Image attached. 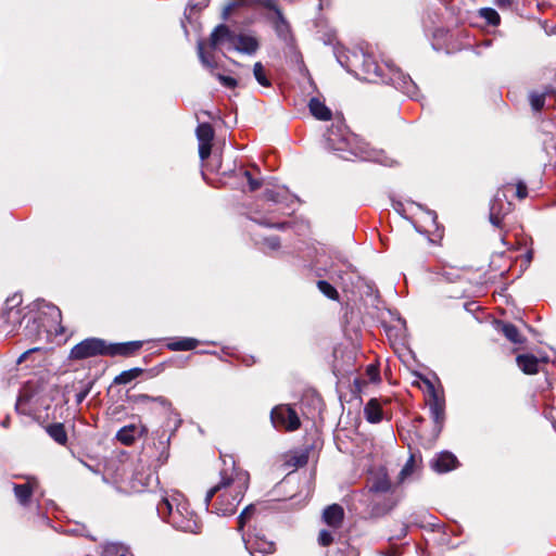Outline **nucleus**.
<instances>
[{"label": "nucleus", "mask_w": 556, "mask_h": 556, "mask_svg": "<svg viewBox=\"0 0 556 556\" xmlns=\"http://www.w3.org/2000/svg\"><path fill=\"white\" fill-rule=\"evenodd\" d=\"M223 464L219 482L206 492L204 503L208 507L213 497L218 494L212 505V511L219 516H228L236 511L242 501L249 486L250 475L236 466L232 456H223Z\"/></svg>", "instance_id": "obj_1"}, {"label": "nucleus", "mask_w": 556, "mask_h": 556, "mask_svg": "<svg viewBox=\"0 0 556 556\" xmlns=\"http://www.w3.org/2000/svg\"><path fill=\"white\" fill-rule=\"evenodd\" d=\"M326 148L338 152L344 160L358 159L386 164L382 151L372 149L342 123L332 124L325 134Z\"/></svg>", "instance_id": "obj_2"}, {"label": "nucleus", "mask_w": 556, "mask_h": 556, "mask_svg": "<svg viewBox=\"0 0 556 556\" xmlns=\"http://www.w3.org/2000/svg\"><path fill=\"white\" fill-rule=\"evenodd\" d=\"M353 58L354 62L351 63L350 66L357 67V63L361 62V73L365 80L374 83L381 80L383 83H389L409 98L417 97L418 92L416 84L408 75L404 74L395 65L387 62L384 65L388 73H386L383 68L377 64L372 55L368 53H355Z\"/></svg>", "instance_id": "obj_3"}, {"label": "nucleus", "mask_w": 556, "mask_h": 556, "mask_svg": "<svg viewBox=\"0 0 556 556\" xmlns=\"http://www.w3.org/2000/svg\"><path fill=\"white\" fill-rule=\"evenodd\" d=\"M156 509L157 514L177 530L193 534L201 531L198 515L191 509L185 495L178 491L166 492Z\"/></svg>", "instance_id": "obj_4"}, {"label": "nucleus", "mask_w": 556, "mask_h": 556, "mask_svg": "<svg viewBox=\"0 0 556 556\" xmlns=\"http://www.w3.org/2000/svg\"><path fill=\"white\" fill-rule=\"evenodd\" d=\"M22 298L17 294L9 298L5 302V308L2 314V325L0 326V337L7 338L13 334L21 324L22 315L18 308Z\"/></svg>", "instance_id": "obj_5"}, {"label": "nucleus", "mask_w": 556, "mask_h": 556, "mask_svg": "<svg viewBox=\"0 0 556 556\" xmlns=\"http://www.w3.org/2000/svg\"><path fill=\"white\" fill-rule=\"evenodd\" d=\"M270 420L276 429L298 430L301 426L296 412L289 405H277L270 412Z\"/></svg>", "instance_id": "obj_6"}, {"label": "nucleus", "mask_w": 556, "mask_h": 556, "mask_svg": "<svg viewBox=\"0 0 556 556\" xmlns=\"http://www.w3.org/2000/svg\"><path fill=\"white\" fill-rule=\"evenodd\" d=\"M428 400L430 415L433 419L437 433L442 430L445 420V399L442 391H439L434 386L427 381Z\"/></svg>", "instance_id": "obj_7"}, {"label": "nucleus", "mask_w": 556, "mask_h": 556, "mask_svg": "<svg viewBox=\"0 0 556 556\" xmlns=\"http://www.w3.org/2000/svg\"><path fill=\"white\" fill-rule=\"evenodd\" d=\"M96 355H106V342L102 339H86L76 344L71 351V358L73 359H84Z\"/></svg>", "instance_id": "obj_8"}, {"label": "nucleus", "mask_w": 556, "mask_h": 556, "mask_svg": "<svg viewBox=\"0 0 556 556\" xmlns=\"http://www.w3.org/2000/svg\"><path fill=\"white\" fill-rule=\"evenodd\" d=\"M513 204L507 200L506 193L498 189L490 204V222L500 227L503 218L511 211Z\"/></svg>", "instance_id": "obj_9"}, {"label": "nucleus", "mask_w": 556, "mask_h": 556, "mask_svg": "<svg viewBox=\"0 0 556 556\" xmlns=\"http://www.w3.org/2000/svg\"><path fill=\"white\" fill-rule=\"evenodd\" d=\"M211 47L216 49L225 46L227 49H232L238 41V34L231 31L226 25H218L211 34Z\"/></svg>", "instance_id": "obj_10"}, {"label": "nucleus", "mask_w": 556, "mask_h": 556, "mask_svg": "<svg viewBox=\"0 0 556 556\" xmlns=\"http://www.w3.org/2000/svg\"><path fill=\"white\" fill-rule=\"evenodd\" d=\"M39 483L35 477H26V481L21 484L13 485L15 498L22 506H27L30 503L33 494L38 490Z\"/></svg>", "instance_id": "obj_11"}, {"label": "nucleus", "mask_w": 556, "mask_h": 556, "mask_svg": "<svg viewBox=\"0 0 556 556\" xmlns=\"http://www.w3.org/2000/svg\"><path fill=\"white\" fill-rule=\"evenodd\" d=\"M243 542L251 556H266L275 551V544L271 541L257 535L249 539L243 536Z\"/></svg>", "instance_id": "obj_12"}, {"label": "nucleus", "mask_w": 556, "mask_h": 556, "mask_svg": "<svg viewBox=\"0 0 556 556\" xmlns=\"http://www.w3.org/2000/svg\"><path fill=\"white\" fill-rule=\"evenodd\" d=\"M143 345V341H129L123 343H106V355L109 356H131Z\"/></svg>", "instance_id": "obj_13"}, {"label": "nucleus", "mask_w": 556, "mask_h": 556, "mask_svg": "<svg viewBox=\"0 0 556 556\" xmlns=\"http://www.w3.org/2000/svg\"><path fill=\"white\" fill-rule=\"evenodd\" d=\"M391 482L383 468H380L374 472L368 482V489L370 492L384 494L391 490Z\"/></svg>", "instance_id": "obj_14"}, {"label": "nucleus", "mask_w": 556, "mask_h": 556, "mask_svg": "<svg viewBox=\"0 0 556 556\" xmlns=\"http://www.w3.org/2000/svg\"><path fill=\"white\" fill-rule=\"evenodd\" d=\"M457 458L450 452H441L431 460V468L439 472H447L457 466Z\"/></svg>", "instance_id": "obj_15"}, {"label": "nucleus", "mask_w": 556, "mask_h": 556, "mask_svg": "<svg viewBox=\"0 0 556 556\" xmlns=\"http://www.w3.org/2000/svg\"><path fill=\"white\" fill-rule=\"evenodd\" d=\"M344 518V510L338 504L329 505L324 509L323 520L326 525L333 529L340 528Z\"/></svg>", "instance_id": "obj_16"}, {"label": "nucleus", "mask_w": 556, "mask_h": 556, "mask_svg": "<svg viewBox=\"0 0 556 556\" xmlns=\"http://www.w3.org/2000/svg\"><path fill=\"white\" fill-rule=\"evenodd\" d=\"M258 46V41L254 36L241 33L238 34V41L233 50L245 54H254Z\"/></svg>", "instance_id": "obj_17"}, {"label": "nucleus", "mask_w": 556, "mask_h": 556, "mask_svg": "<svg viewBox=\"0 0 556 556\" xmlns=\"http://www.w3.org/2000/svg\"><path fill=\"white\" fill-rule=\"evenodd\" d=\"M309 112L312 115L320 121H329L331 118V111L318 98H312L308 103Z\"/></svg>", "instance_id": "obj_18"}, {"label": "nucleus", "mask_w": 556, "mask_h": 556, "mask_svg": "<svg viewBox=\"0 0 556 556\" xmlns=\"http://www.w3.org/2000/svg\"><path fill=\"white\" fill-rule=\"evenodd\" d=\"M516 361L519 368L527 375L536 374L539 370V361L533 355H518Z\"/></svg>", "instance_id": "obj_19"}, {"label": "nucleus", "mask_w": 556, "mask_h": 556, "mask_svg": "<svg viewBox=\"0 0 556 556\" xmlns=\"http://www.w3.org/2000/svg\"><path fill=\"white\" fill-rule=\"evenodd\" d=\"M364 413L366 419L369 422L376 424L381 421L382 412L379 402L376 399H371L365 406Z\"/></svg>", "instance_id": "obj_20"}, {"label": "nucleus", "mask_w": 556, "mask_h": 556, "mask_svg": "<svg viewBox=\"0 0 556 556\" xmlns=\"http://www.w3.org/2000/svg\"><path fill=\"white\" fill-rule=\"evenodd\" d=\"M199 341L193 338H179L167 343V349L170 351H190L198 346Z\"/></svg>", "instance_id": "obj_21"}, {"label": "nucleus", "mask_w": 556, "mask_h": 556, "mask_svg": "<svg viewBox=\"0 0 556 556\" xmlns=\"http://www.w3.org/2000/svg\"><path fill=\"white\" fill-rule=\"evenodd\" d=\"M275 17H274V27L277 33V35L282 38L287 39L290 34V27L288 22L282 15V12L280 10H276Z\"/></svg>", "instance_id": "obj_22"}, {"label": "nucleus", "mask_w": 556, "mask_h": 556, "mask_svg": "<svg viewBox=\"0 0 556 556\" xmlns=\"http://www.w3.org/2000/svg\"><path fill=\"white\" fill-rule=\"evenodd\" d=\"M498 327L503 334L513 343H521L522 337L519 333L517 327L508 323H498Z\"/></svg>", "instance_id": "obj_23"}, {"label": "nucleus", "mask_w": 556, "mask_h": 556, "mask_svg": "<svg viewBox=\"0 0 556 556\" xmlns=\"http://www.w3.org/2000/svg\"><path fill=\"white\" fill-rule=\"evenodd\" d=\"M48 434L59 444H65L67 434L62 424H53L47 427Z\"/></svg>", "instance_id": "obj_24"}, {"label": "nucleus", "mask_w": 556, "mask_h": 556, "mask_svg": "<svg viewBox=\"0 0 556 556\" xmlns=\"http://www.w3.org/2000/svg\"><path fill=\"white\" fill-rule=\"evenodd\" d=\"M197 138L199 143H211L214 138L213 127L208 123L200 124L197 127Z\"/></svg>", "instance_id": "obj_25"}, {"label": "nucleus", "mask_w": 556, "mask_h": 556, "mask_svg": "<svg viewBox=\"0 0 556 556\" xmlns=\"http://www.w3.org/2000/svg\"><path fill=\"white\" fill-rule=\"evenodd\" d=\"M141 372H142V369H140V368H132V369H129V370H125V371L121 372L114 379V381H115V383H118V384H127L130 381H132L136 378H138Z\"/></svg>", "instance_id": "obj_26"}, {"label": "nucleus", "mask_w": 556, "mask_h": 556, "mask_svg": "<svg viewBox=\"0 0 556 556\" xmlns=\"http://www.w3.org/2000/svg\"><path fill=\"white\" fill-rule=\"evenodd\" d=\"M264 197L269 202H273L275 204H280L282 202V200L288 198V192L286 189H278V190L266 189L264 192Z\"/></svg>", "instance_id": "obj_27"}, {"label": "nucleus", "mask_w": 556, "mask_h": 556, "mask_svg": "<svg viewBox=\"0 0 556 556\" xmlns=\"http://www.w3.org/2000/svg\"><path fill=\"white\" fill-rule=\"evenodd\" d=\"M479 15L484 18L490 25L497 26L501 22L498 13L492 8H482Z\"/></svg>", "instance_id": "obj_28"}, {"label": "nucleus", "mask_w": 556, "mask_h": 556, "mask_svg": "<svg viewBox=\"0 0 556 556\" xmlns=\"http://www.w3.org/2000/svg\"><path fill=\"white\" fill-rule=\"evenodd\" d=\"M253 74H254L255 79L257 80V83L261 86H263V87H269L270 86V81L266 77L265 70H264V66L262 65V63L256 62L254 64V66H253Z\"/></svg>", "instance_id": "obj_29"}, {"label": "nucleus", "mask_w": 556, "mask_h": 556, "mask_svg": "<svg viewBox=\"0 0 556 556\" xmlns=\"http://www.w3.org/2000/svg\"><path fill=\"white\" fill-rule=\"evenodd\" d=\"M135 426L124 427L117 432V439L124 444H131L135 440Z\"/></svg>", "instance_id": "obj_30"}, {"label": "nucleus", "mask_w": 556, "mask_h": 556, "mask_svg": "<svg viewBox=\"0 0 556 556\" xmlns=\"http://www.w3.org/2000/svg\"><path fill=\"white\" fill-rule=\"evenodd\" d=\"M317 287H318L319 291L327 298H329L331 300H336L338 298V291L329 282H327L325 280H319L317 282Z\"/></svg>", "instance_id": "obj_31"}, {"label": "nucleus", "mask_w": 556, "mask_h": 556, "mask_svg": "<svg viewBox=\"0 0 556 556\" xmlns=\"http://www.w3.org/2000/svg\"><path fill=\"white\" fill-rule=\"evenodd\" d=\"M530 104L533 111H540L545 103V94L539 92H531L529 96Z\"/></svg>", "instance_id": "obj_32"}, {"label": "nucleus", "mask_w": 556, "mask_h": 556, "mask_svg": "<svg viewBox=\"0 0 556 556\" xmlns=\"http://www.w3.org/2000/svg\"><path fill=\"white\" fill-rule=\"evenodd\" d=\"M216 78L219 80V83L226 87V88H235L237 87L238 83L233 77L216 74Z\"/></svg>", "instance_id": "obj_33"}, {"label": "nucleus", "mask_w": 556, "mask_h": 556, "mask_svg": "<svg viewBox=\"0 0 556 556\" xmlns=\"http://www.w3.org/2000/svg\"><path fill=\"white\" fill-rule=\"evenodd\" d=\"M253 220H255L256 223L261 224V225H264V226H267V227H277V228H282L285 227V223H281V222H274L271 218H267V217H255L253 218Z\"/></svg>", "instance_id": "obj_34"}, {"label": "nucleus", "mask_w": 556, "mask_h": 556, "mask_svg": "<svg viewBox=\"0 0 556 556\" xmlns=\"http://www.w3.org/2000/svg\"><path fill=\"white\" fill-rule=\"evenodd\" d=\"M414 459L410 457L399 475V479L403 482L413 472Z\"/></svg>", "instance_id": "obj_35"}, {"label": "nucleus", "mask_w": 556, "mask_h": 556, "mask_svg": "<svg viewBox=\"0 0 556 556\" xmlns=\"http://www.w3.org/2000/svg\"><path fill=\"white\" fill-rule=\"evenodd\" d=\"M333 536L330 531L328 530H321L318 535V543L321 546H328L332 543Z\"/></svg>", "instance_id": "obj_36"}, {"label": "nucleus", "mask_w": 556, "mask_h": 556, "mask_svg": "<svg viewBox=\"0 0 556 556\" xmlns=\"http://www.w3.org/2000/svg\"><path fill=\"white\" fill-rule=\"evenodd\" d=\"M250 4H258L276 13V10H280L274 0H251Z\"/></svg>", "instance_id": "obj_37"}, {"label": "nucleus", "mask_w": 556, "mask_h": 556, "mask_svg": "<svg viewBox=\"0 0 556 556\" xmlns=\"http://www.w3.org/2000/svg\"><path fill=\"white\" fill-rule=\"evenodd\" d=\"M198 53H199V58L201 60V63L205 66V67H208V68H214L215 64L213 61H211L205 54H204V51H203V45L201 42H199L198 45Z\"/></svg>", "instance_id": "obj_38"}, {"label": "nucleus", "mask_w": 556, "mask_h": 556, "mask_svg": "<svg viewBox=\"0 0 556 556\" xmlns=\"http://www.w3.org/2000/svg\"><path fill=\"white\" fill-rule=\"evenodd\" d=\"M263 244L267 249L275 251L280 247V241H279L278 237H268V238L264 239Z\"/></svg>", "instance_id": "obj_39"}, {"label": "nucleus", "mask_w": 556, "mask_h": 556, "mask_svg": "<svg viewBox=\"0 0 556 556\" xmlns=\"http://www.w3.org/2000/svg\"><path fill=\"white\" fill-rule=\"evenodd\" d=\"M211 143H199V155L202 161L206 160L211 154Z\"/></svg>", "instance_id": "obj_40"}, {"label": "nucleus", "mask_w": 556, "mask_h": 556, "mask_svg": "<svg viewBox=\"0 0 556 556\" xmlns=\"http://www.w3.org/2000/svg\"><path fill=\"white\" fill-rule=\"evenodd\" d=\"M516 195L518 199L522 200L528 195L527 186L522 181H518L516 186Z\"/></svg>", "instance_id": "obj_41"}, {"label": "nucleus", "mask_w": 556, "mask_h": 556, "mask_svg": "<svg viewBox=\"0 0 556 556\" xmlns=\"http://www.w3.org/2000/svg\"><path fill=\"white\" fill-rule=\"evenodd\" d=\"M153 402L157 403L160 406H162L166 410L172 409V403L164 396H156L153 399Z\"/></svg>", "instance_id": "obj_42"}, {"label": "nucleus", "mask_w": 556, "mask_h": 556, "mask_svg": "<svg viewBox=\"0 0 556 556\" xmlns=\"http://www.w3.org/2000/svg\"><path fill=\"white\" fill-rule=\"evenodd\" d=\"M244 175H245V176H247V178H248V181H249V186H250L251 191H255L256 189H258V188H260V186H261V185H260V182H258L257 180L253 179V178L251 177V174H250L249 172H244Z\"/></svg>", "instance_id": "obj_43"}, {"label": "nucleus", "mask_w": 556, "mask_h": 556, "mask_svg": "<svg viewBox=\"0 0 556 556\" xmlns=\"http://www.w3.org/2000/svg\"><path fill=\"white\" fill-rule=\"evenodd\" d=\"M248 520L249 519L245 518V513H241L239 515V517H238V531H242L243 530V528H244V526H245Z\"/></svg>", "instance_id": "obj_44"}, {"label": "nucleus", "mask_w": 556, "mask_h": 556, "mask_svg": "<svg viewBox=\"0 0 556 556\" xmlns=\"http://www.w3.org/2000/svg\"><path fill=\"white\" fill-rule=\"evenodd\" d=\"M153 399H154L153 396H150L148 394H139L137 396V402L146 404V403H149V402H153Z\"/></svg>", "instance_id": "obj_45"}, {"label": "nucleus", "mask_w": 556, "mask_h": 556, "mask_svg": "<svg viewBox=\"0 0 556 556\" xmlns=\"http://www.w3.org/2000/svg\"><path fill=\"white\" fill-rule=\"evenodd\" d=\"M495 4L501 9L508 8L511 4V0H495Z\"/></svg>", "instance_id": "obj_46"}, {"label": "nucleus", "mask_w": 556, "mask_h": 556, "mask_svg": "<svg viewBox=\"0 0 556 556\" xmlns=\"http://www.w3.org/2000/svg\"><path fill=\"white\" fill-rule=\"evenodd\" d=\"M236 5H237L236 3H229V4H227V5L225 7V9H224V12H223L224 17H227V16L230 14V12L236 8Z\"/></svg>", "instance_id": "obj_47"}, {"label": "nucleus", "mask_w": 556, "mask_h": 556, "mask_svg": "<svg viewBox=\"0 0 556 556\" xmlns=\"http://www.w3.org/2000/svg\"><path fill=\"white\" fill-rule=\"evenodd\" d=\"M242 513H245V518L250 519L251 516L253 515L254 513V506L253 505H249L248 507H245Z\"/></svg>", "instance_id": "obj_48"}, {"label": "nucleus", "mask_w": 556, "mask_h": 556, "mask_svg": "<svg viewBox=\"0 0 556 556\" xmlns=\"http://www.w3.org/2000/svg\"><path fill=\"white\" fill-rule=\"evenodd\" d=\"M36 349H30L26 352H24L17 359V363L21 364L22 362H24L27 357L28 354H30L31 352H34Z\"/></svg>", "instance_id": "obj_49"}, {"label": "nucleus", "mask_w": 556, "mask_h": 556, "mask_svg": "<svg viewBox=\"0 0 556 556\" xmlns=\"http://www.w3.org/2000/svg\"><path fill=\"white\" fill-rule=\"evenodd\" d=\"M427 216L431 219L432 224H435L437 214L433 211H426Z\"/></svg>", "instance_id": "obj_50"}, {"label": "nucleus", "mask_w": 556, "mask_h": 556, "mask_svg": "<svg viewBox=\"0 0 556 556\" xmlns=\"http://www.w3.org/2000/svg\"><path fill=\"white\" fill-rule=\"evenodd\" d=\"M368 372H369L370 375H372V377H371V379H372V380H375V379H376V377L378 376L377 369H376L374 366H369V367H368Z\"/></svg>", "instance_id": "obj_51"}, {"label": "nucleus", "mask_w": 556, "mask_h": 556, "mask_svg": "<svg viewBox=\"0 0 556 556\" xmlns=\"http://www.w3.org/2000/svg\"><path fill=\"white\" fill-rule=\"evenodd\" d=\"M87 395V392H80L76 395V401L77 403H81L84 401V399L86 397Z\"/></svg>", "instance_id": "obj_52"}, {"label": "nucleus", "mask_w": 556, "mask_h": 556, "mask_svg": "<svg viewBox=\"0 0 556 556\" xmlns=\"http://www.w3.org/2000/svg\"><path fill=\"white\" fill-rule=\"evenodd\" d=\"M51 309H52V313H51L52 315H55L58 318L61 317V312L58 307L52 306Z\"/></svg>", "instance_id": "obj_53"}, {"label": "nucleus", "mask_w": 556, "mask_h": 556, "mask_svg": "<svg viewBox=\"0 0 556 556\" xmlns=\"http://www.w3.org/2000/svg\"><path fill=\"white\" fill-rule=\"evenodd\" d=\"M131 489H132L134 491H136V492H141V491L143 490V485H141V486H137L136 484H132V485H131Z\"/></svg>", "instance_id": "obj_54"}, {"label": "nucleus", "mask_w": 556, "mask_h": 556, "mask_svg": "<svg viewBox=\"0 0 556 556\" xmlns=\"http://www.w3.org/2000/svg\"><path fill=\"white\" fill-rule=\"evenodd\" d=\"M304 463H306V457L305 456L302 457V460L300 462V464H304Z\"/></svg>", "instance_id": "obj_55"}]
</instances>
